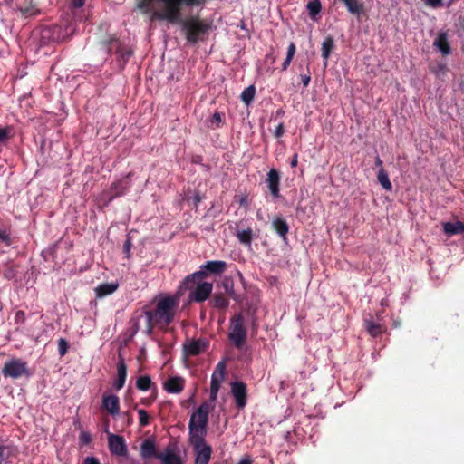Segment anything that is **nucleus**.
Returning <instances> with one entry per match:
<instances>
[{
  "instance_id": "nucleus-15",
  "label": "nucleus",
  "mask_w": 464,
  "mask_h": 464,
  "mask_svg": "<svg viewBox=\"0 0 464 464\" xmlns=\"http://www.w3.org/2000/svg\"><path fill=\"white\" fill-rule=\"evenodd\" d=\"M280 180L281 175L277 169H271L267 172L266 183L271 195L275 198H277L280 196Z\"/></svg>"
},
{
  "instance_id": "nucleus-21",
  "label": "nucleus",
  "mask_w": 464,
  "mask_h": 464,
  "mask_svg": "<svg viewBox=\"0 0 464 464\" xmlns=\"http://www.w3.org/2000/svg\"><path fill=\"white\" fill-rule=\"evenodd\" d=\"M184 379L182 377H170L164 383V388L169 393H180L184 389Z\"/></svg>"
},
{
  "instance_id": "nucleus-37",
  "label": "nucleus",
  "mask_w": 464,
  "mask_h": 464,
  "mask_svg": "<svg viewBox=\"0 0 464 464\" xmlns=\"http://www.w3.org/2000/svg\"><path fill=\"white\" fill-rule=\"evenodd\" d=\"M13 127L6 126L5 128L0 127V144L4 145L13 137L12 134Z\"/></svg>"
},
{
  "instance_id": "nucleus-36",
  "label": "nucleus",
  "mask_w": 464,
  "mask_h": 464,
  "mask_svg": "<svg viewBox=\"0 0 464 464\" xmlns=\"http://www.w3.org/2000/svg\"><path fill=\"white\" fill-rule=\"evenodd\" d=\"M377 179H378V181L380 182V184L382 186L383 188L387 189V190H391L392 186V183L390 181V179H389V176L387 174V172L383 169H381L378 175H377Z\"/></svg>"
},
{
  "instance_id": "nucleus-41",
  "label": "nucleus",
  "mask_w": 464,
  "mask_h": 464,
  "mask_svg": "<svg viewBox=\"0 0 464 464\" xmlns=\"http://www.w3.org/2000/svg\"><path fill=\"white\" fill-rule=\"evenodd\" d=\"M17 274V270H16V267L14 266H7L5 270H4V277L8 279V280H11L13 278L15 277Z\"/></svg>"
},
{
  "instance_id": "nucleus-25",
  "label": "nucleus",
  "mask_w": 464,
  "mask_h": 464,
  "mask_svg": "<svg viewBox=\"0 0 464 464\" xmlns=\"http://www.w3.org/2000/svg\"><path fill=\"white\" fill-rule=\"evenodd\" d=\"M343 2L345 6L347 7V10L353 14L359 15L363 12V3L360 2L359 0H340Z\"/></svg>"
},
{
  "instance_id": "nucleus-38",
  "label": "nucleus",
  "mask_w": 464,
  "mask_h": 464,
  "mask_svg": "<svg viewBox=\"0 0 464 464\" xmlns=\"http://www.w3.org/2000/svg\"><path fill=\"white\" fill-rule=\"evenodd\" d=\"M223 120H224L223 113L218 112V111L214 112V114L212 115V117L209 120V122H210L209 127L211 129L219 128L221 126V124L223 123Z\"/></svg>"
},
{
  "instance_id": "nucleus-33",
  "label": "nucleus",
  "mask_w": 464,
  "mask_h": 464,
  "mask_svg": "<svg viewBox=\"0 0 464 464\" xmlns=\"http://www.w3.org/2000/svg\"><path fill=\"white\" fill-rule=\"evenodd\" d=\"M117 379L121 380L124 382H126L127 378V364L125 362L124 358L119 354V361L117 362Z\"/></svg>"
},
{
  "instance_id": "nucleus-43",
  "label": "nucleus",
  "mask_w": 464,
  "mask_h": 464,
  "mask_svg": "<svg viewBox=\"0 0 464 464\" xmlns=\"http://www.w3.org/2000/svg\"><path fill=\"white\" fill-rule=\"evenodd\" d=\"M24 322H25V313L22 310L17 311L14 315V324H24Z\"/></svg>"
},
{
  "instance_id": "nucleus-39",
  "label": "nucleus",
  "mask_w": 464,
  "mask_h": 464,
  "mask_svg": "<svg viewBox=\"0 0 464 464\" xmlns=\"http://www.w3.org/2000/svg\"><path fill=\"white\" fill-rule=\"evenodd\" d=\"M139 415V424L140 427H146L150 423V416L148 412L143 409H137Z\"/></svg>"
},
{
  "instance_id": "nucleus-19",
  "label": "nucleus",
  "mask_w": 464,
  "mask_h": 464,
  "mask_svg": "<svg viewBox=\"0 0 464 464\" xmlns=\"http://www.w3.org/2000/svg\"><path fill=\"white\" fill-rule=\"evenodd\" d=\"M272 228L276 232V234L284 240H287V235L289 233V225L286 220L280 217H275L272 220Z\"/></svg>"
},
{
  "instance_id": "nucleus-48",
  "label": "nucleus",
  "mask_w": 464,
  "mask_h": 464,
  "mask_svg": "<svg viewBox=\"0 0 464 464\" xmlns=\"http://www.w3.org/2000/svg\"><path fill=\"white\" fill-rule=\"evenodd\" d=\"M425 3L432 8H438L442 5V0H426Z\"/></svg>"
},
{
  "instance_id": "nucleus-9",
  "label": "nucleus",
  "mask_w": 464,
  "mask_h": 464,
  "mask_svg": "<svg viewBox=\"0 0 464 464\" xmlns=\"http://www.w3.org/2000/svg\"><path fill=\"white\" fill-rule=\"evenodd\" d=\"M226 368L227 359L225 358L216 365V368L211 375L209 395L210 402H215L217 401L220 385L225 379Z\"/></svg>"
},
{
  "instance_id": "nucleus-50",
  "label": "nucleus",
  "mask_w": 464,
  "mask_h": 464,
  "mask_svg": "<svg viewBox=\"0 0 464 464\" xmlns=\"http://www.w3.org/2000/svg\"><path fill=\"white\" fill-rule=\"evenodd\" d=\"M300 78H301V81H302V83L304 84V86L307 87L311 81L310 72H308L307 73L301 74Z\"/></svg>"
},
{
  "instance_id": "nucleus-54",
  "label": "nucleus",
  "mask_w": 464,
  "mask_h": 464,
  "mask_svg": "<svg viewBox=\"0 0 464 464\" xmlns=\"http://www.w3.org/2000/svg\"><path fill=\"white\" fill-rule=\"evenodd\" d=\"M293 59L286 57L282 64L283 71H285L290 65Z\"/></svg>"
},
{
  "instance_id": "nucleus-49",
  "label": "nucleus",
  "mask_w": 464,
  "mask_h": 464,
  "mask_svg": "<svg viewBox=\"0 0 464 464\" xmlns=\"http://www.w3.org/2000/svg\"><path fill=\"white\" fill-rule=\"evenodd\" d=\"M295 51H296L295 44L294 43H291L287 48L286 57L293 59V57L295 53Z\"/></svg>"
},
{
  "instance_id": "nucleus-47",
  "label": "nucleus",
  "mask_w": 464,
  "mask_h": 464,
  "mask_svg": "<svg viewBox=\"0 0 464 464\" xmlns=\"http://www.w3.org/2000/svg\"><path fill=\"white\" fill-rule=\"evenodd\" d=\"M284 133H285V126H284L283 122H280L276 126V130L274 131V135H275L276 138L278 139V138L282 137L284 135Z\"/></svg>"
},
{
  "instance_id": "nucleus-53",
  "label": "nucleus",
  "mask_w": 464,
  "mask_h": 464,
  "mask_svg": "<svg viewBox=\"0 0 464 464\" xmlns=\"http://www.w3.org/2000/svg\"><path fill=\"white\" fill-rule=\"evenodd\" d=\"M84 3H85V0H72V5H73L74 7L79 8V7L83 6V5H84Z\"/></svg>"
},
{
  "instance_id": "nucleus-46",
  "label": "nucleus",
  "mask_w": 464,
  "mask_h": 464,
  "mask_svg": "<svg viewBox=\"0 0 464 464\" xmlns=\"http://www.w3.org/2000/svg\"><path fill=\"white\" fill-rule=\"evenodd\" d=\"M156 397H157V392L154 391L153 394H151L149 398L141 399L140 402H141V404H143L145 406H150L155 401Z\"/></svg>"
},
{
  "instance_id": "nucleus-17",
  "label": "nucleus",
  "mask_w": 464,
  "mask_h": 464,
  "mask_svg": "<svg viewBox=\"0 0 464 464\" xmlns=\"http://www.w3.org/2000/svg\"><path fill=\"white\" fill-rule=\"evenodd\" d=\"M102 408L112 416L119 414V412H120L119 397L114 394H106V393L103 394Z\"/></svg>"
},
{
  "instance_id": "nucleus-6",
  "label": "nucleus",
  "mask_w": 464,
  "mask_h": 464,
  "mask_svg": "<svg viewBox=\"0 0 464 464\" xmlns=\"http://www.w3.org/2000/svg\"><path fill=\"white\" fill-rule=\"evenodd\" d=\"M247 331L244 325L242 314H236L230 319L229 340L237 348H241L246 340Z\"/></svg>"
},
{
  "instance_id": "nucleus-44",
  "label": "nucleus",
  "mask_w": 464,
  "mask_h": 464,
  "mask_svg": "<svg viewBox=\"0 0 464 464\" xmlns=\"http://www.w3.org/2000/svg\"><path fill=\"white\" fill-rule=\"evenodd\" d=\"M131 246H132L131 239H130V237H128L123 244V252L126 255L127 258H130V256Z\"/></svg>"
},
{
  "instance_id": "nucleus-28",
  "label": "nucleus",
  "mask_w": 464,
  "mask_h": 464,
  "mask_svg": "<svg viewBox=\"0 0 464 464\" xmlns=\"http://www.w3.org/2000/svg\"><path fill=\"white\" fill-rule=\"evenodd\" d=\"M136 387L142 392H146L151 387L156 391L155 384L152 382L151 378L149 375L140 376L136 381Z\"/></svg>"
},
{
  "instance_id": "nucleus-23",
  "label": "nucleus",
  "mask_w": 464,
  "mask_h": 464,
  "mask_svg": "<svg viewBox=\"0 0 464 464\" xmlns=\"http://www.w3.org/2000/svg\"><path fill=\"white\" fill-rule=\"evenodd\" d=\"M366 331L372 337H377L384 331V326L381 324L373 322L372 319H366L364 321Z\"/></svg>"
},
{
  "instance_id": "nucleus-20",
  "label": "nucleus",
  "mask_w": 464,
  "mask_h": 464,
  "mask_svg": "<svg viewBox=\"0 0 464 464\" xmlns=\"http://www.w3.org/2000/svg\"><path fill=\"white\" fill-rule=\"evenodd\" d=\"M207 347V342L204 340H192L184 346L185 353L188 356H196L200 354Z\"/></svg>"
},
{
  "instance_id": "nucleus-7",
  "label": "nucleus",
  "mask_w": 464,
  "mask_h": 464,
  "mask_svg": "<svg viewBox=\"0 0 464 464\" xmlns=\"http://www.w3.org/2000/svg\"><path fill=\"white\" fill-rule=\"evenodd\" d=\"M189 440L196 457L195 464H208L211 458L212 448L207 444L205 438L201 435L194 436L190 438Z\"/></svg>"
},
{
  "instance_id": "nucleus-16",
  "label": "nucleus",
  "mask_w": 464,
  "mask_h": 464,
  "mask_svg": "<svg viewBox=\"0 0 464 464\" xmlns=\"http://www.w3.org/2000/svg\"><path fill=\"white\" fill-rule=\"evenodd\" d=\"M159 459L161 464H184L180 455L176 452V448L168 446L164 451L160 452Z\"/></svg>"
},
{
  "instance_id": "nucleus-57",
  "label": "nucleus",
  "mask_w": 464,
  "mask_h": 464,
  "mask_svg": "<svg viewBox=\"0 0 464 464\" xmlns=\"http://www.w3.org/2000/svg\"><path fill=\"white\" fill-rule=\"evenodd\" d=\"M375 165L377 167H380L381 169H382V160L379 157L376 158Z\"/></svg>"
},
{
  "instance_id": "nucleus-45",
  "label": "nucleus",
  "mask_w": 464,
  "mask_h": 464,
  "mask_svg": "<svg viewBox=\"0 0 464 464\" xmlns=\"http://www.w3.org/2000/svg\"><path fill=\"white\" fill-rule=\"evenodd\" d=\"M0 241L5 243L7 246L11 244V239L9 234L5 231L0 228Z\"/></svg>"
},
{
  "instance_id": "nucleus-58",
  "label": "nucleus",
  "mask_w": 464,
  "mask_h": 464,
  "mask_svg": "<svg viewBox=\"0 0 464 464\" xmlns=\"http://www.w3.org/2000/svg\"><path fill=\"white\" fill-rule=\"evenodd\" d=\"M246 203H247V199H246V198H242L240 199V205H241V206L246 205Z\"/></svg>"
},
{
  "instance_id": "nucleus-22",
  "label": "nucleus",
  "mask_w": 464,
  "mask_h": 464,
  "mask_svg": "<svg viewBox=\"0 0 464 464\" xmlns=\"http://www.w3.org/2000/svg\"><path fill=\"white\" fill-rule=\"evenodd\" d=\"M434 45L442 53V54L448 55L450 53V46L445 33H441L437 36L434 41Z\"/></svg>"
},
{
  "instance_id": "nucleus-56",
  "label": "nucleus",
  "mask_w": 464,
  "mask_h": 464,
  "mask_svg": "<svg viewBox=\"0 0 464 464\" xmlns=\"http://www.w3.org/2000/svg\"><path fill=\"white\" fill-rule=\"evenodd\" d=\"M237 464H252L249 457L242 459Z\"/></svg>"
},
{
  "instance_id": "nucleus-18",
  "label": "nucleus",
  "mask_w": 464,
  "mask_h": 464,
  "mask_svg": "<svg viewBox=\"0 0 464 464\" xmlns=\"http://www.w3.org/2000/svg\"><path fill=\"white\" fill-rule=\"evenodd\" d=\"M160 452H159L156 449L155 442L152 439H146L140 445V456L142 459H150L155 458L159 459V456Z\"/></svg>"
},
{
  "instance_id": "nucleus-14",
  "label": "nucleus",
  "mask_w": 464,
  "mask_h": 464,
  "mask_svg": "<svg viewBox=\"0 0 464 464\" xmlns=\"http://www.w3.org/2000/svg\"><path fill=\"white\" fill-rule=\"evenodd\" d=\"M109 449L111 454L117 456H126L128 449L122 436L110 434L108 437Z\"/></svg>"
},
{
  "instance_id": "nucleus-35",
  "label": "nucleus",
  "mask_w": 464,
  "mask_h": 464,
  "mask_svg": "<svg viewBox=\"0 0 464 464\" xmlns=\"http://www.w3.org/2000/svg\"><path fill=\"white\" fill-rule=\"evenodd\" d=\"M322 9V5L320 0H313L307 4V10L309 12V15L312 19L315 20L316 15L319 14Z\"/></svg>"
},
{
  "instance_id": "nucleus-3",
  "label": "nucleus",
  "mask_w": 464,
  "mask_h": 464,
  "mask_svg": "<svg viewBox=\"0 0 464 464\" xmlns=\"http://www.w3.org/2000/svg\"><path fill=\"white\" fill-rule=\"evenodd\" d=\"M177 24L181 25L186 40L192 44L204 41L211 28L210 23L201 20L198 16H190L186 19L179 16Z\"/></svg>"
},
{
  "instance_id": "nucleus-2",
  "label": "nucleus",
  "mask_w": 464,
  "mask_h": 464,
  "mask_svg": "<svg viewBox=\"0 0 464 464\" xmlns=\"http://www.w3.org/2000/svg\"><path fill=\"white\" fill-rule=\"evenodd\" d=\"M207 0H136V8L143 14H149L151 21L178 23L181 8L203 5Z\"/></svg>"
},
{
  "instance_id": "nucleus-5",
  "label": "nucleus",
  "mask_w": 464,
  "mask_h": 464,
  "mask_svg": "<svg viewBox=\"0 0 464 464\" xmlns=\"http://www.w3.org/2000/svg\"><path fill=\"white\" fill-rule=\"evenodd\" d=\"M214 406H210L208 402H203L191 415L188 429L190 438L194 436H203L207 434V425L208 422V414Z\"/></svg>"
},
{
  "instance_id": "nucleus-8",
  "label": "nucleus",
  "mask_w": 464,
  "mask_h": 464,
  "mask_svg": "<svg viewBox=\"0 0 464 464\" xmlns=\"http://www.w3.org/2000/svg\"><path fill=\"white\" fill-rule=\"evenodd\" d=\"M1 372L5 377H10L13 379L30 375L27 362L18 358L6 361Z\"/></svg>"
},
{
  "instance_id": "nucleus-24",
  "label": "nucleus",
  "mask_w": 464,
  "mask_h": 464,
  "mask_svg": "<svg viewBox=\"0 0 464 464\" xmlns=\"http://www.w3.org/2000/svg\"><path fill=\"white\" fill-rule=\"evenodd\" d=\"M118 288V284L113 283H103L99 285L95 288L96 295L98 297H104L106 295H109L116 291Z\"/></svg>"
},
{
  "instance_id": "nucleus-12",
  "label": "nucleus",
  "mask_w": 464,
  "mask_h": 464,
  "mask_svg": "<svg viewBox=\"0 0 464 464\" xmlns=\"http://www.w3.org/2000/svg\"><path fill=\"white\" fill-rule=\"evenodd\" d=\"M132 173H128L124 178L113 182L109 190L106 192L108 200L111 201L117 197H121L126 193L131 185L130 177Z\"/></svg>"
},
{
  "instance_id": "nucleus-31",
  "label": "nucleus",
  "mask_w": 464,
  "mask_h": 464,
  "mask_svg": "<svg viewBox=\"0 0 464 464\" xmlns=\"http://www.w3.org/2000/svg\"><path fill=\"white\" fill-rule=\"evenodd\" d=\"M211 304L215 308L225 310L228 306L229 301L224 294H216L211 299Z\"/></svg>"
},
{
  "instance_id": "nucleus-32",
  "label": "nucleus",
  "mask_w": 464,
  "mask_h": 464,
  "mask_svg": "<svg viewBox=\"0 0 464 464\" xmlns=\"http://www.w3.org/2000/svg\"><path fill=\"white\" fill-rule=\"evenodd\" d=\"M237 237L241 244L250 246L253 240V231L251 228L239 230L237 233Z\"/></svg>"
},
{
  "instance_id": "nucleus-13",
  "label": "nucleus",
  "mask_w": 464,
  "mask_h": 464,
  "mask_svg": "<svg viewBox=\"0 0 464 464\" xmlns=\"http://www.w3.org/2000/svg\"><path fill=\"white\" fill-rule=\"evenodd\" d=\"M231 393L235 400V404L238 410H243L247 403L246 384L240 381L230 383Z\"/></svg>"
},
{
  "instance_id": "nucleus-27",
  "label": "nucleus",
  "mask_w": 464,
  "mask_h": 464,
  "mask_svg": "<svg viewBox=\"0 0 464 464\" xmlns=\"http://www.w3.org/2000/svg\"><path fill=\"white\" fill-rule=\"evenodd\" d=\"M334 48V41L332 36H327L324 38L322 44V57L327 62L330 57L332 51Z\"/></svg>"
},
{
  "instance_id": "nucleus-11",
  "label": "nucleus",
  "mask_w": 464,
  "mask_h": 464,
  "mask_svg": "<svg viewBox=\"0 0 464 464\" xmlns=\"http://www.w3.org/2000/svg\"><path fill=\"white\" fill-rule=\"evenodd\" d=\"M18 455V447L8 438L0 436V464H10Z\"/></svg>"
},
{
  "instance_id": "nucleus-34",
  "label": "nucleus",
  "mask_w": 464,
  "mask_h": 464,
  "mask_svg": "<svg viewBox=\"0 0 464 464\" xmlns=\"http://www.w3.org/2000/svg\"><path fill=\"white\" fill-rule=\"evenodd\" d=\"M255 94H256V87L254 85H250L242 92V93L240 95L241 101L246 105H249L253 102V100L255 98Z\"/></svg>"
},
{
  "instance_id": "nucleus-51",
  "label": "nucleus",
  "mask_w": 464,
  "mask_h": 464,
  "mask_svg": "<svg viewBox=\"0 0 464 464\" xmlns=\"http://www.w3.org/2000/svg\"><path fill=\"white\" fill-rule=\"evenodd\" d=\"M83 464H100V461L95 457H87L85 458Z\"/></svg>"
},
{
  "instance_id": "nucleus-42",
  "label": "nucleus",
  "mask_w": 464,
  "mask_h": 464,
  "mask_svg": "<svg viewBox=\"0 0 464 464\" xmlns=\"http://www.w3.org/2000/svg\"><path fill=\"white\" fill-rule=\"evenodd\" d=\"M79 440L82 445H88L92 441V436L89 432L82 431L80 433Z\"/></svg>"
},
{
  "instance_id": "nucleus-52",
  "label": "nucleus",
  "mask_w": 464,
  "mask_h": 464,
  "mask_svg": "<svg viewBox=\"0 0 464 464\" xmlns=\"http://www.w3.org/2000/svg\"><path fill=\"white\" fill-rule=\"evenodd\" d=\"M124 384H125V382H124L123 381H121V380H118V379H117V380L114 382V383H113V387H114L117 391H119V390H121V389H122V388H123Z\"/></svg>"
},
{
  "instance_id": "nucleus-10",
  "label": "nucleus",
  "mask_w": 464,
  "mask_h": 464,
  "mask_svg": "<svg viewBox=\"0 0 464 464\" xmlns=\"http://www.w3.org/2000/svg\"><path fill=\"white\" fill-rule=\"evenodd\" d=\"M187 289L179 286V291H186ZM190 291L188 295V299L190 302L195 303H202L209 298L212 290L213 284L209 282H198L192 289H188Z\"/></svg>"
},
{
  "instance_id": "nucleus-55",
  "label": "nucleus",
  "mask_w": 464,
  "mask_h": 464,
  "mask_svg": "<svg viewBox=\"0 0 464 464\" xmlns=\"http://www.w3.org/2000/svg\"><path fill=\"white\" fill-rule=\"evenodd\" d=\"M297 163H298V155L295 153L293 156V159H292V160L290 162V166L292 168H295L297 166Z\"/></svg>"
},
{
  "instance_id": "nucleus-29",
  "label": "nucleus",
  "mask_w": 464,
  "mask_h": 464,
  "mask_svg": "<svg viewBox=\"0 0 464 464\" xmlns=\"http://www.w3.org/2000/svg\"><path fill=\"white\" fill-rule=\"evenodd\" d=\"M116 53L119 55V60H120V63H121L122 68L125 66V64L128 63V61L133 54V52L131 49H130L128 47H123L121 44H119Z\"/></svg>"
},
{
  "instance_id": "nucleus-1",
  "label": "nucleus",
  "mask_w": 464,
  "mask_h": 464,
  "mask_svg": "<svg viewBox=\"0 0 464 464\" xmlns=\"http://www.w3.org/2000/svg\"><path fill=\"white\" fill-rule=\"evenodd\" d=\"M178 305V298L167 295L158 299L154 309L136 312L130 320L133 333L136 334L140 331V321L141 319L145 320L143 331L147 335H150L155 327L162 330L167 329L174 321Z\"/></svg>"
},
{
  "instance_id": "nucleus-4",
  "label": "nucleus",
  "mask_w": 464,
  "mask_h": 464,
  "mask_svg": "<svg viewBox=\"0 0 464 464\" xmlns=\"http://www.w3.org/2000/svg\"><path fill=\"white\" fill-rule=\"evenodd\" d=\"M227 267L222 260L207 261L199 266V270L187 276L181 282V287L192 289L198 282L203 281L210 276H221Z\"/></svg>"
},
{
  "instance_id": "nucleus-26",
  "label": "nucleus",
  "mask_w": 464,
  "mask_h": 464,
  "mask_svg": "<svg viewBox=\"0 0 464 464\" xmlns=\"http://www.w3.org/2000/svg\"><path fill=\"white\" fill-rule=\"evenodd\" d=\"M443 230L449 235H458L464 232V223L458 221L456 223L447 222L443 225Z\"/></svg>"
},
{
  "instance_id": "nucleus-40",
  "label": "nucleus",
  "mask_w": 464,
  "mask_h": 464,
  "mask_svg": "<svg viewBox=\"0 0 464 464\" xmlns=\"http://www.w3.org/2000/svg\"><path fill=\"white\" fill-rule=\"evenodd\" d=\"M68 349H69L68 342L63 338L59 339L58 351H59L60 356H64L67 353Z\"/></svg>"
},
{
  "instance_id": "nucleus-30",
  "label": "nucleus",
  "mask_w": 464,
  "mask_h": 464,
  "mask_svg": "<svg viewBox=\"0 0 464 464\" xmlns=\"http://www.w3.org/2000/svg\"><path fill=\"white\" fill-rule=\"evenodd\" d=\"M17 5L21 14L25 17L34 16L39 13L38 9L36 8L35 5L33 3L32 0H30L28 4H24V5Z\"/></svg>"
}]
</instances>
